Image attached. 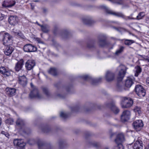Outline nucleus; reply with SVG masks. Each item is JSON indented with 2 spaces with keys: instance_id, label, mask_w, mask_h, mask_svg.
I'll use <instances>...</instances> for the list:
<instances>
[{
  "instance_id": "f257e3e1",
  "label": "nucleus",
  "mask_w": 149,
  "mask_h": 149,
  "mask_svg": "<svg viewBox=\"0 0 149 149\" xmlns=\"http://www.w3.org/2000/svg\"><path fill=\"white\" fill-rule=\"evenodd\" d=\"M118 69L119 70V72L117 77L118 81L116 89L118 92H121L125 90V88L123 86L122 80L125 76L127 68L125 66L121 65L118 67Z\"/></svg>"
},
{
  "instance_id": "f03ea898",
  "label": "nucleus",
  "mask_w": 149,
  "mask_h": 149,
  "mask_svg": "<svg viewBox=\"0 0 149 149\" xmlns=\"http://www.w3.org/2000/svg\"><path fill=\"white\" fill-rule=\"evenodd\" d=\"M100 8L104 10L108 14L113 15L117 17L125 18V16L121 12H115L110 10L107 7L104 5H101L100 6Z\"/></svg>"
},
{
  "instance_id": "7ed1b4c3",
  "label": "nucleus",
  "mask_w": 149,
  "mask_h": 149,
  "mask_svg": "<svg viewBox=\"0 0 149 149\" xmlns=\"http://www.w3.org/2000/svg\"><path fill=\"white\" fill-rule=\"evenodd\" d=\"M0 35H2L3 36V44L5 46H8L12 40V36L8 33L4 31L1 32Z\"/></svg>"
},
{
  "instance_id": "20e7f679",
  "label": "nucleus",
  "mask_w": 149,
  "mask_h": 149,
  "mask_svg": "<svg viewBox=\"0 0 149 149\" xmlns=\"http://www.w3.org/2000/svg\"><path fill=\"white\" fill-rule=\"evenodd\" d=\"M81 77L85 80L89 81L93 85H97V83L101 81L102 79V77L97 79H93L88 75H82L81 76Z\"/></svg>"
},
{
  "instance_id": "39448f33",
  "label": "nucleus",
  "mask_w": 149,
  "mask_h": 149,
  "mask_svg": "<svg viewBox=\"0 0 149 149\" xmlns=\"http://www.w3.org/2000/svg\"><path fill=\"white\" fill-rule=\"evenodd\" d=\"M31 86L33 89L32 91L29 94V97L31 98L36 97L38 99H41L42 96L39 93L38 91L36 88H34L33 84L31 83Z\"/></svg>"
},
{
  "instance_id": "423d86ee",
  "label": "nucleus",
  "mask_w": 149,
  "mask_h": 149,
  "mask_svg": "<svg viewBox=\"0 0 149 149\" xmlns=\"http://www.w3.org/2000/svg\"><path fill=\"white\" fill-rule=\"evenodd\" d=\"M135 91L136 94L140 97H143L145 95V90L140 85H137L136 86Z\"/></svg>"
},
{
  "instance_id": "0eeeda50",
  "label": "nucleus",
  "mask_w": 149,
  "mask_h": 149,
  "mask_svg": "<svg viewBox=\"0 0 149 149\" xmlns=\"http://www.w3.org/2000/svg\"><path fill=\"white\" fill-rule=\"evenodd\" d=\"M14 145L19 149H22L25 146L26 143L22 139H15L13 141Z\"/></svg>"
},
{
  "instance_id": "6e6552de",
  "label": "nucleus",
  "mask_w": 149,
  "mask_h": 149,
  "mask_svg": "<svg viewBox=\"0 0 149 149\" xmlns=\"http://www.w3.org/2000/svg\"><path fill=\"white\" fill-rule=\"evenodd\" d=\"M23 49L25 52H36L37 48L31 44H28L24 46Z\"/></svg>"
},
{
  "instance_id": "1a4fd4ad",
  "label": "nucleus",
  "mask_w": 149,
  "mask_h": 149,
  "mask_svg": "<svg viewBox=\"0 0 149 149\" xmlns=\"http://www.w3.org/2000/svg\"><path fill=\"white\" fill-rule=\"evenodd\" d=\"M16 3L15 1L12 0H5L2 3V6L3 8H10L14 6Z\"/></svg>"
},
{
  "instance_id": "9d476101",
  "label": "nucleus",
  "mask_w": 149,
  "mask_h": 149,
  "mask_svg": "<svg viewBox=\"0 0 149 149\" xmlns=\"http://www.w3.org/2000/svg\"><path fill=\"white\" fill-rule=\"evenodd\" d=\"M37 144L39 149H51V146L49 144H46L41 140H39Z\"/></svg>"
},
{
  "instance_id": "9b49d317",
  "label": "nucleus",
  "mask_w": 149,
  "mask_h": 149,
  "mask_svg": "<svg viewBox=\"0 0 149 149\" xmlns=\"http://www.w3.org/2000/svg\"><path fill=\"white\" fill-rule=\"evenodd\" d=\"M134 129L136 131H140L143 126V124L141 120H136L133 124Z\"/></svg>"
},
{
  "instance_id": "f8f14e48",
  "label": "nucleus",
  "mask_w": 149,
  "mask_h": 149,
  "mask_svg": "<svg viewBox=\"0 0 149 149\" xmlns=\"http://www.w3.org/2000/svg\"><path fill=\"white\" fill-rule=\"evenodd\" d=\"M124 102L122 104V107L123 108H127L131 107L133 103V100L130 98L128 99L127 98H124Z\"/></svg>"
},
{
  "instance_id": "ddd939ff",
  "label": "nucleus",
  "mask_w": 149,
  "mask_h": 149,
  "mask_svg": "<svg viewBox=\"0 0 149 149\" xmlns=\"http://www.w3.org/2000/svg\"><path fill=\"white\" fill-rule=\"evenodd\" d=\"M107 107L110 108L113 112L115 114H117L119 113L120 110L113 103H110L107 104Z\"/></svg>"
},
{
  "instance_id": "4468645a",
  "label": "nucleus",
  "mask_w": 149,
  "mask_h": 149,
  "mask_svg": "<svg viewBox=\"0 0 149 149\" xmlns=\"http://www.w3.org/2000/svg\"><path fill=\"white\" fill-rule=\"evenodd\" d=\"M130 112L129 111H124L121 116V119L123 122H125L129 120L130 118Z\"/></svg>"
},
{
  "instance_id": "2eb2a0df",
  "label": "nucleus",
  "mask_w": 149,
  "mask_h": 149,
  "mask_svg": "<svg viewBox=\"0 0 149 149\" xmlns=\"http://www.w3.org/2000/svg\"><path fill=\"white\" fill-rule=\"evenodd\" d=\"M125 141V137L123 133L118 134L115 140V142L117 144H122V143Z\"/></svg>"
},
{
  "instance_id": "dca6fc26",
  "label": "nucleus",
  "mask_w": 149,
  "mask_h": 149,
  "mask_svg": "<svg viewBox=\"0 0 149 149\" xmlns=\"http://www.w3.org/2000/svg\"><path fill=\"white\" fill-rule=\"evenodd\" d=\"M35 65V62L34 60H29L26 63L25 67L27 70H30L33 68Z\"/></svg>"
},
{
  "instance_id": "f3484780",
  "label": "nucleus",
  "mask_w": 149,
  "mask_h": 149,
  "mask_svg": "<svg viewBox=\"0 0 149 149\" xmlns=\"http://www.w3.org/2000/svg\"><path fill=\"white\" fill-rule=\"evenodd\" d=\"M115 78L114 74L110 71H107L105 75V78L108 81H113Z\"/></svg>"
},
{
  "instance_id": "a211bd4d",
  "label": "nucleus",
  "mask_w": 149,
  "mask_h": 149,
  "mask_svg": "<svg viewBox=\"0 0 149 149\" xmlns=\"http://www.w3.org/2000/svg\"><path fill=\"white\" fill-rule=\"evenodd\" d=\"M106 37L104 35H101L98 38V43L100 46L104 47L108 43L106 40Z\"/></svg>"
},
{
  "instance_id": "6ab92c4d",
  "label": "nucleus",
  "mask_w": 149,
  "mask_h": 149,
  "mask_svg": "<svg viewBox=\"0 0 149 149\" xmlns=\"http://www.w3.org/2000/svg\"><path fill=\"white\" fill-rule=\"evenodd\" d=\"M18 82L23 87L26 86L27 84V81L26 77L24 76H19L18 78Z\"/></svg>"
},
{
  "instance_id": "aec40b11",
  "label": "nucleus",
  "mask_w": 149,
  "mask_h": 149,
  "mask_svg": "<svg viewBox=\"0 0 149 149\" xmlns=\"http://www.w3.org/2000/svg\"><path fill=\"white\" fill-rule=\"evenodd\" d=\"M134 78L133 77H128L126 79L125 85L126 87L130 88L134 84Z\"/></svg>"
},
{
  "instance_id": "412c9836",
  "label": "nucleus",
  "mask_w": 149,
  "mask_h": 149,
  "mask_svg": "<svg viewBox=\"0 0 149 149\" xmlns=\"http://www.w3.org/2000/svg\"><path fill=\"white\" fill-rule=\"evenodd\" d=\"M18 18L16 15H12L10 16L8 18V21L11 25H14L17 23Z\"/></svg>"
},
{
  "instance_id": "4be33fe9",
  "label": "nucleus",
  "mask_w": 149,
  "mask_h": 149,
  "mask_svg": "<svg viewBox=\"0 0 149 149\" xmlns=\"http://www.w3.org/2000/svg\"><path fill=\"white\" fill-rule=\"evenodd\" d=\"M0 73L6 76H9L10 75V71L4 66L0 67Z\"/></svg>"
},
{
  "instance_id": "5701e85b",
  "label": "nucleus",
  "mask_w": 149,
  "mask_h": 149,
  "mask_svg": "<svg viewBox=\"0 0 149 149\" xmlns=\"http://www.w3.org/2000/svg\"><path fill=\"white\" fill-rule=\"evenodd\" d=\"M82 21L84 24L89 26L91 25L94 23V21L90 17L83 18L82 19Z\"/></svg>"
},
{
  "instance_id": "b1692460",
  "label": "nucleus",
  "mask_w": 149,
  "mask_h": 149,
  "mask_svg": "<svg viewBox=\"0 0 149 149\" xmlns=\"http://www.w3.org/2000/svg\"><path fill=\"white\" fill-rule=\"evenodd\" d=\"M24 62L23 60L21 59L16 64L15 67L16 71L18 72L22 68L24 65Z\"/></svg>"
},
{
  "instance_id": "393cba45",
  "label": "nucleus",
  "mask_w": 149,
  "mask_h": 149,
  "mask_svg": "<svg viewBox=\"0 0 149 149\" xmlns=\"http://www.w3.org/2000/svg\"><path fill=\"white\" fill-rule=\"evenodd\" d=\"M134 149H142L143 148V142L139 140L136 141L134 144Z\"/></svg>"
},
{
  "instance_id": "a878e982",
  "label": "nucleus",
  "mask_w": 149,
  "mask_h": 149,
  "mask_svg": "<svg viewBox=\"0 0 149 149\" xmlns=\"http://www.w3.org/2000/svg\"><path fill=\"white\" fill-rule=\"evenodd\" d=\"M142 68L139 65H136L135 67L133 70L134 74V76L137 77L142 72Z\"/></svg>"
},
{
  "instance_id": "bb28decb",
  "label": "nucleus",
  "mask_w": 149,
  "mask_h": 149,
  "mask_svg": "<svg viewBox=\"0 0 149 149\" xmlns=\"http://www.w3.org/2000/svg\"><path fill=\"white\" fill-rule=\"evenodd\" d=\"M7 46L5 50L4 53L6 55L9 56L13 52L14 49L11 46H9L8 45Z\"/></svg>"
},
{
  "instance_id": "cd10ccee",
  "label": "nucleus",
  "mask_w": 149,
  "mask_h": 149,
  "mask_svg": "<svg viewBox=\"0 0 149 149\" xmlns=\"http://www.w3.org/2000/svg\"><path fill=\"white\" fill-rule=\"evenodd\" d=\"M6 91L7 94L10 96L14 95L16 91L15 89L10 88H6Z\"/></svg>"
},
{
  "instance_id": "c85d7f7f",
  "label": "nucleus",
  "mask_w": 149,
  "mask_h": 149,
  "mask_svg": "<svg viewBox=\"0 0 149 149\" xmlns=\"http://www.w3.org/2000/svg\"><path fill=\"white\" fill-rule=\"evenodd\" d=\"M40 27L41 31L44 33H48L50 30L49 26L47 24L42 25Z\"/></svg>"
},
{
  "instance_id": "c756f323",
  "label": "nucleus",
  "mask_w": 149,
  "mask_h": 149,
  "mask_svg": "<svg viewBox=\"0 0 149 149\" xmlns=\"http://www.w3.org/2000/svg\"><path fill=\"white\" fill-rule=\"evenodd\" d=\"M17 126L22 128L24 125V121L21 118H18L16 122Z\"/></svg>"
},
{
  "instance_id": "7c9ffc66",
  "label": "nucleus",
  "mask_w": 149,
  "mask_h": 149,
  "mask_svg": "<svg viewBox=\"0 0 149 149\" xmlns=\"http://www.w3.org/2000/svg\"><path fill=\"white\" fill-rule=\"evenodd\" d=\"M48 73L54 76L57 75V71L55 68H51L48 71Z\"/></svg>"
},
{
  "instance_id": "2f4dec72",
  "label": "nucleus",
  "mask_w": 149,
  "mask_h": 149,
  "mask_svg": "<svg viewBox=\"0 0 149 149\" xmlns=\"http://www.w3.org/2000/svg\"><path fill=\"white\" fill-rule=\"evenodd\" d=\"M125 47L123 46H120L118 49H117L115 53V54L117 55H118L120 54L123 52L124 49Z\"/></svg>"
},
{
  "instance_id": "473e14b6",
  "label": "nucleus",
  "mask_w": 149,
  "mask_h": 149,
  "mask_svg": "<svg viewBox=\"0 0 149 149\" xmlns=\"http://www.w3.org/2000/svg\"><path fill=\"white\" fill-rule=\"evenodd\" d=\"M42 89L43 92L46 95L47 97H49L51 96L47 88L46 87H43L42 88Z\"/></svg>"
},
{
  "instance_id": "72a5a7b5",
  "label": "nucleus",
  "mask_w": 149,
  "mask_h": 149,
  "mask_svg": "<svg viewBox=\"0 0 149 149\" xmlns=\"http://www.w3.org/2000/svg\"><path fill=\"white\" fill-rule=\"evenodd\" d=\"M134 41L131 40L124 39V43L125 45H130L134 42Z\"/></svg>"
},
{
  "instance_id": "f704fd0d",
  "label": "nucleus",
  "mask_w": 149,
  "mask_h": 149,
  "mask_svg": "<svg viewBox=\"0 0 149 149\" xmlns=\"http://www.w3.org/2000/svg\"><path fill=\"white\" fill-rule=\"evenodd\" d=\"M134 111L136 113L140 114L141 113V107L136 106L134 109Z\"/></svg>"
},
{
  "instance_id": "c9c22d12",
  "label": "nucleus",
  "mask_w": 149,
  "mask_h": 149,
  "mask_svg": "<svg viewBox=\"0 0 149 149\" xmlns=\"http://www.w3.org/2000/svg\"><path fill=\"white\" fill-rule=\"evenodd\" d=\"M59 148L60 149H63V148L65 144L64 142L62 140L59 141L58 142Z\"/></svg>"
},
{
  "instance_id": "e433bc0d",
  "label": "nucleus",
  "mask_w": 149,
  "mask_h": 149,
  "mask_svg": "<svg viewBox=\"0 0 149 149\" xmlns=\"http://www.w3.org/2000/svg\"><path fill=\"white\" fill-rule=\"evenodd\" d=\"M13 120L12 118H9L5 120V123L7 125H11L13 124Z\"/></svg>"
},
{
  "instance_id": "4c0bfd02",
  "label": "nucleus",
  "mask_w": 149,
  "mask_h": 149,
  "mask_svg": "<svg viewBox=\"0 0 149 149\" xmlns=\"http://www.w3.org/2000/svg\"><path fill=\"white\" fill-rule=\"evenodd\" d=\"M89 144L93 147L95 148H98L100 146V144L97 142H90Z\"/></svg>"
},
{
  "instance_id": "58836bf2",
  "label": "nucleus",
  "mask_w": 149,
  "mask_h": 149,
  "mask_svg": "<svg viewBox=\"0 0 149 149\" xmlns=\"http://www.w3.org/2000/svg\"><path fill=\"white\" fill-rule=\"evenodd\" d=\"M69 34V32L67 30H65L62 33L61 36L63 38H66Z\"/></svg>"
},
{
  "instance_id": "ea45409f",
  "label": "nucleus",
  "mask_w": 149,
  "mask_h": 149,
  "mask_svg": "<svg viewBox=\"0 0 149 149\" xmlns=\"http://www.w3.org/2000/svg\"><path fill=\"white\" fill-rule=\"evenodd\" d=\"M42 131L44 133H47L50 130V129L49 127L46 126L42 129Z\"/></svg>"
},
{
  "instance_id": "a19ab883",
  "label": "nucleus",
  "mask_w": 149,
  "mask_h": 149,
  "mask_svg": "<svg viewBox=\"0 0 149 149\" xmlns=\"http://www.w3.org/2000/svg\"><path fill=\"white\" fill-rule=\"evenodd\" d=\"M145 15L144 12H141L139 13L138 15L136 17V18L138 19H140L142 18Z\"/></svg>"
},
{
  "instance_id": "79ce46f5",
  "label": "nucleus",
  "mask_w": 149,
  "mask_h": 149,
  "mask_svg": "<svg viewBox=\"0 0 149 149\" xmlns=\"http://www.w3.org/2000/svg\"><path fill=\"white\" fill-rule=\"evenodd\" d=\"M60 116L61 117L64 119L67 118L68 116V115L67 113L63 112H61L60 113Z\"/></svg>"
},
{
  "instance_id": "37998d69",
  "label": "nucleus",
  "mask_w": 149,
  "mask_h": 149,
  "mask_svg": "<svg viewBox=\"0 0 149 149\" xmlns=\"http://www.w3.org/2000/svg\"><path fill=\"white\" fill-rule=\"evenodd\" d=\"M117 146L114 147V149H124L122 144H117Z\"/></svg>"
},
{
  "instance_id": "c03bdc74",
  "label": "nucleus",
  "mask_w": 149,
  "mask_h": 149,
  "mask_svg": "<svg viewBox=\"0 0 149 149\" xmlns=\"http://www.w3.org/2000/svg\"><path fill=\"white\" fill-rule=\"evenodd\" d=\"M94 47V45L93 42H90L87 44V47L89 48H91Z\"/></svg>"
},
{
  "instance_id": "a18cd8bd",
  "label": "nucleus",
  "mask_w": 149,
  "mask_h": 149,
  "mask_svg": "<svg viewBox=\"0 0 149 149\" xmlns=\"http://www.w3.org/2000/svg\"><path fill=\"white\" fill-rule=\"evenodd\" d=\"M17 34L19 36V37L21 38H24V36L21 32H18L17 33Z\"/></svg>"
},
{
  "instance_id": "49530a36",
  "label": "nucleus",
  "mask_w": 149,
  "mask_h": 149,
  "mask_svg": "<svg viewBox=\"0 0 149 149\" xmlns=\"http://www.w3.org/2000/svg\"><path fill=\"white\" fill-rule=\"evenodd\" d=\"M5 15L0 13V21L2 20L5 17Z\"/></svg>"
},
{
  "instance_id": "de8ad7c7",
  "label": "nucleus",
  "mask_w": 149,
  "mask_h": 149,
  "mask_svg": "<svg viewBox=\"0 0 149 149\" xmlns=\"http://www.w3.org/2000/svg\"><path fill=\"white\" fill-rule=\"evenodd\" d=\"M113 28L117 31H119L120 32H121V31L123 30V28L120 27L116 28L115 27H113Z\"/></svg>"
},
{
  "instance_id": "09e8293b",
  "label": "nucleus",
  "mask_w": 149,
  "mask_h": 149,
  "mask_svg": "<svg viewBox=\"0 0 149 149\" xmlns=\"http://www.w3.org/2000/svg\"><path fill=\"white\" fill-rule=\"evenodd\" d=\"M145 60L148 63L149 65V55L147 56L144 58Z\"/></svg>"
},
{
  "instance_id": "8fccbe9b",
  "label": "nucleus",
  "mask_w": 149,
  "mask_h": 149,
  "mask_svg": "<svg viewBox=\"0 0 149 149\" xmlns=\"http://www.w3.org/2000/svg\"><path fill=\"white\" fill-rule=\"evenodd\" d=\"M36 40L39 43H43V42L39 38H37L36 39Z\"/></svg>"
},
{
  "instance_id": "3c124183",
  "label": "nucleus",
  "mask_w": 149,
  "mask_h": 149,
  "mask_svg": "<svg viewBox=\"0 0 149 149\" xmlns=\"http://www.w3.org/2000/svg\"><path fill=\"white\" fill-rule=\"evenodd\" d=\"M146 82L147 85L149 86V77L147 78Z\"/></svg>"
},
{
  "instance_id": "603ef678",
  "label": "nucleus",
  "mask_w": 149,
  "mask_h": 149,
  "mask_svg": "<svg viewBox=\"0 0 149 149\" xmlns=\"http://www.w3.org/2000/svg\"><path fill=\"white\" fill-rule=\"evenodd\" d=\"M77 107H74L72 108L71 110H72V111H77L76 110L77 109Z\"/></svg>"
},
{
  "instance_id": "864d4df0",
  "label": "nucleus",
  "mask_w": 149,
  "mask_h": 149,
  "mask_svg": "<svg viewBox=\"0 0 149 149\" xmlns=\"http://www.w3.org/2000/svg\"><path fill=\"white\" fill-rule=\"evenodd\" d=\"M144 149H149V144L145 146Z\"/></svg>"
},
{
  "instance_id": "5fc2aeb1",
  "label": "nucleus",
  "mask_w": 149,
  "mask_h": 149,
  "mask_svg": "<svg viewBox=\"0 0 149 149\" xmlns=\"http://www.w3.org/2000/svg\"><path fill=\"white\" fill-rule=\"evenodd\" d=\"M58 97L62 98H64L63 96L61 95L60 94L58 95Z\"/></svg>"
},
{
  "instance_id": "6e6d98bb",
  "label": "nucleus",
  "mask_w": 149,
  "mask_h": 149,
  "mask_svg": "<svg viewBox=\"0 0 149 149\" xmlns=\"http://www.w3.org/2000/svg\"><path fill=\"white\" fill-rule=\"evenodd\" d=\"M35 23L37 24H38V26H40V27H41V26H42V25H40V24L38 22H36Z\"/></svg>"
},
{
  "instance_id": "4d7b16f0",
  "label": "nucleus",
  "mask_w": 149,
  "mask_h": 149,
  "mask_svg": "<svg viewBox=\"0 0 149 149\" xmlns=\"http://www.w3.org/2000/svg\"><path fill=\"white\" fill-rule=\"evenodd\" d=\"M4 135L6 137H7L9 136L7 132H6Z\"/></svg>"
},
{
  "instance_id": "13d9d810",
  "label": "nucleus",
  "mask_w": 149,
  "mask_h": 149,
  "mask_svg": "<svg viewBox=\"0 0 149 149\" xmlns=\"http://www.w3.org/2000/svg\"><path fill=\"white\" fill-rule=\"evenodd\" d=\"M6 132H5L4 131H2L1 132V134H5Z\"/></svg>"
},
{
  "instance_id": "bf43d9fd",
  "label": "nucleus",
  "mask_w": 149,
  "mask_h": 149,
  "mask_svg": "<svg viewBox=\"0 0 149 149\" xmlns=\"http://www.w3.org/2000/svg\"><path fill=\"white\" fill-rule=\"evenodd\" d=\"M104 149H109V148L108 147H106L104 148Z\"/></svg>"
},
{
  "instance_id": "052dcab7",
  "label": "nucleus",
  "mask_w": 149,
  "mask_h": 149,
  "mask_svg": "<svg viewBox=\"0 0 149 149\" xmlns=\"http://www.w3.org/2000/svg\"><path fill=\"white\" fill-rule=\"evenodd\" d=\"M55 86H56V87H57V84H55Z\"/></svg>"
},
{
  "instance_id": "680f3d73",
  "label": "nucleus",
  "mask_w": 149,
  "mask_h": 149,
  "mask_svg": "<svg viewBox=\"0 0 149 149\" xmlns=\"http://www.w3.org/2000/svg\"><path fill=\"white\" fill-rule=\"evenodd\" d=\"M33 1L34 2H38V1L37 0H36V1Z\"/></svg>"
},
{
  "instance_id": "e2e57ef3",
  "label": "nucleus",
  "mask_w": 149,
  "mask_h": 149,
  "mask_svg": "<svg viewBox=\"0 0 149 149\" xmlns=\"http://www.w3.org/2000/svg\"><path fill=\"white\" fill-rule=\"evenodd\" d=\"M67 91H69V89H67Z\"/></svg>"
},
{
  "instance_id": "0e129e2a",
  "label": "nucleus",
  "mask_w": 149,
  "mask_h": 149,
  "mask_svg": "<svg viewBox=\"0 0 149 149\" xmlns=\"http://www.w3.org/2000/svg\"><path fill=\"white\" fill-rule=\"evenodd\" d=\"M41 36H42V33H41Z\"/></svg>"
}]
</instances>
